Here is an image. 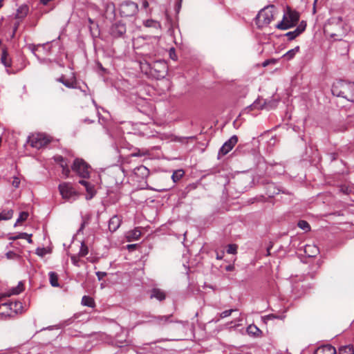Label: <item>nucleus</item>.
I'll list each match as a JSON object with an SVG mask.
<instances>
[{"label":"nucleus","instance_id":"1","mask_svg":"<svg viewBox=\"0 0 354 354\" xmlns=\"http://www.w3.org/2000/svg\"><path fill=\"white\" fill-rule=\"evenodd\" d=\"M324 32L335 40H341L346 35V30L342 17H332L328 20V24L325 26Z\"/></svg>","mask_w":354,"mask_h":354},{"label":"nucleus","instance_id":"2","mask_svg":"<svg viewBox=\"0 0 354 354\" xmlns=\"http://www.w3.org/2000/svg\"><path fill=\"white\" fill-rule=\"evenodd\" d=\"M333 95L342 97L354 102V82L338 80L333 83L331 88Z\"/></svg>","mask_w":354,"mask_h":354},{"label":"nucleus","instance_id":"3","mask_svg":"<svg viewBox=\"0 0 354 354\" xmlns=\"http://www.w3.org/2000/svg\"><path fill=\"white\" fill-rule=\"evenodd\" d=\"M299 19V13L290 8H288L284 14L282 21L277 25V28L281 30H287L295 26Z\"/></svg>","mask_w":354,"mask_h":354},{"label":"nucleus","instance_id":"4","mask_svg":"<svg viewBox=\"0 0 354 354\" xmlns=\"http://www.w3.org/2000/svg\"><path fill=\"white\" fill-rule=\"evenodd\" d=\"M274 6H267L261 9L256 17V23L260 28L268 26L273 19Z\"/></svg>","mask_w":354,"mask_h":354},{"label":"nucleus","instance_id":"5","mask_svg":"<svg viewBox=\"0 0 354 354\" xmlns=\"http://www.w3.org/2000/svg\"><path fill=\"white\" fill-rule=\"evenodd\" d=\"M27 142L32 147L39 149L49 144L50 138L44 133H36L29 136Z\"/></svg>","mask_w":354,"mask_h":354},{"label":"nucleus","instance_id":"6","mask_svg":"<svg viewBox=\"0 0 354 354\" xmlns=\"http://www.w3.org/2000/svg\"><path fill=\"white\" fill-rule=\"evenodd\" d=\"M62 198L67 201H74L78 196V193L70 183H62L58 186Z\"/></svg>","mask_w":354,"mask_h":354},{"label":"nucleus","instance_id":"7","mask_svg":"<svg viewBox=\"0 0 354 354\" xmlns=\"http://www.w3.org/2000/svg\"><path fill=\"white\" fill-rule=\"evenodd\" d=\"M72 169L80 177L86 178L89 177V166L82 159H75L72 166Z\"/></svg>","mask_w":354,"mask_h":354},{"label":"nucleus","instance_id":"8","mask_svg":"<svg viewBox=\"0 0 354 354\" xmlns=\"http://www.w3.org/2000/svg\"><path fill=\"white\" fill-rule=\"evenodd\" d=\"M138 10L137 3L127 1L122 3L120 7V12L122 17H128L135 15Z\"/></svg>","mask_w":354,"mask_h":354},{"label":"nucleus","instance_id":"9","mask_svg":"<svg viewBox=\"0 0 354 354\" xmlns=\"http://www.w3.org/2000/svg\"><path fill=\"white\" fill-rule=\"evenodd\" d=\"M238 142L236 136H232L228 140H227L221 147L218 151V158L221 156L226 155L230 152Z\"/></svg>","mask_w":354,"mask_h":354},{"label":"nucleus","instance_id":"10","mask_svg":"<svg viewBox=\"0 0 354 354\" xmlns=\"http://www.w3.org/2000/svg\"><path fill=\"white\" fill-rule=\"evenodd\" d=\"M126 32V26L124 24L117 22L111 28V34L115 37H121Z\"/></svg>","mask_w":354,"mask_h":354},{"label":"nucleus","instance_id":"11","mask_svg":"<svg viewBox=\"0 0 354 354\" xmlns=\"http://www.w3.org/2000/svg\"><path fill=\"white\" fill-rule=\"evenodd\" d=\"M277 101H272L268 102L263 101V102L262 103V100L258 99L251 105V107L253 109L263 108L270 109L274 108L277 106Z\"/></svg>","mask_w":354,"mask_h":354},{"label":"nucleus","instance_id":"12","mask_svg":"<svg viewBox=\"0 0 354 354\" xmlns=\"http://www.w3.org/2000/svg\"><path fill=\"white\" fill-rule=\"evenodd\" d=\"M306 27V23L304 21H301L299 25L293 31H290L286 34L289 40H292L302 33Z\"/></svg>","mask_w":354,"mask_h":354},{"label":"nucleus","instance_id":"13","mask_svg":"<svg viewBox=\"0 0 354 354\" xmlns=\"http://www.w3.org/2000/svg\"><path fill=\"white\" fill-rule=\"evenodd\" d=\"M24 290V284L21 282H19L16 287L12 288L8 292L0 294V300L2 298L10 297L12 295H19Z\"/></svg>","mask_w":354,"mask_h":354},{"label":"nucleus","instance_id":"14","mask_svg":"<svg viewBox=\"0 0 354 354\" xmlns=\"http://www.w3.org/2000/svg\"><path fill=\"white\" fill-rule=\"evenodd\" d=\"M1 63L6 67L10 68L12 66V59L8 54L7 48H3L1 49V57H0Z\"/></svg>","mask_w":354,"mask_h":354},{"label":"nucleus","instance_id":"15","mask_svg":"<svg viewBox=\"0 0 354 354\" xmlns=\"http://www.w3.org/2000/svg\"><path fill=\"white\" fill-rule=\"evenodd\" d=\"M122 219L118 215L111 217L109 221V229L111 232L116 231L120 226Z\"/></svg>","mask_w":354,"mask_h":354},{"label":"nucleus","instance_id":"16","mask_svg":"<svg viewBox=\"0 0 354 354\" xmlns=\"http://www.w3.org/2000/svg\"><path fill=\"white\" fill-rule=\"evenodd\" d=\"M142 232L139 227H136L132 230L127 232L126 238L127 241H133L138 240L141 236Z\"/></svg>","mask_w":354,"mask_h":354},{"label":"nucleus","instance_id":"17","mask_svg":"<svg viewBox=\"0 0 354 354\" xmlns=\"http://www.w3.org/2000/svg\"><path fill=\"white\" fill-rule=\"evenodd\" d=\"M315 354H337V351L331 345H324L317 348Z\"/></svg>","mask_w":354,"mask_h":354},{"label":"nucleus","instance_id":"18","mask_svg":"<svg viewBox=\"0 0 354 354\" xmlns=\"http://www.w3.org/2000/svg\"><path fill=\"white\" fill-rule=\"evenodd\" d=\"M22 252L21 248H17V250H10L6 252V257L8 259L10 260H19L21 259V254Z\"/></svg>","mask_w":354,"mask_h":354},{"label":"nucleus","instance_id":"19","mask_svg":"<svg viewBox=\"0 0 354 354\" xmlns=\"http://www.w3.org/2000/svg\"><path fill=\"white\" fill-rule=\"evenodd\" d=\"M150 297L152 299V298H156V299L159 300V301H162L165 299L166 297V295H165V292L159 289V288H153L151 290V296Z\"/></svg>","mask_w":354,"mask_h":354},{"label":"nucleus","instance_id":"20","mask_svg":"<svg viewBox=\"0 0 354 354\" xmlns=\"http://www.w3.org/2000/svg\"><path fill=\"white\" fill-rule=\"evenodd\" d=\"M28 11H29V8L26 5L21 6L17 10L16 18H17V19L24 18L28 15Z\"/></svg>","mask_w":354,"mask_h":354},{"label":"nucleus","instance_id":"21","mask_svg":"<svg viewBox=\"0 0 354 354\" xmlns=\"http://www.w3.org/2000/svg\"><path fill=\"white\" fill-rule=\"evenodd\" d=\"M50 283L53 287H59L58 275L55 272H50L49 274Z\"/></svg>","mask_w":354,"mask_h":354},{"label":"nucleus","instance_id":"22","mask_svg":"<svg viewBox=\"0 0 354 354\" xmlns=\"http://www.w3.org/2000/svg\"><path fill=\"white\" fill-rule=\"evenodd\" d=\"M299 46H296L295 48L288 50L286 53L283 55V57L286 60H290L292 59L295 55L299 51Z\"/></svg>","mask_w":354,"mask_h":354},{"label":"nucleus","instance_id":"23","mask_svg":"<svg viewBox=\"0 0 354 354\" xmlns=\"http://www.w3.org/2000/svg\"><path fill=\"white\" fill-rule=\"evenodd\" d=\"M305 252L308 256L313 257L318 252V248L315 245H306L305 247Z\"/></svg>","mask_w":354,"mask_h":354},{"label":"nucleus","instance_id":"24","mask_svg":"<svg viewBox=\"0 0 354 354\" xmlns=\"http://www.w3.org/2000/svg\"><path fill=\"white\" fill-rule=\"evenodd\" d=\"M12 216H13L12 209H3L0 213V221L9 220L12 217Z\"/></svg>","mask_w":354,"mask_h":354},{"label":"nucleus","instance_id":"25","mask_svg":"<svg viewBox=\"0 0 354 354\" xmlns=\"http://www.w3.org/2000/svg\"><path fill=\"white\" fill-rule=\"evenodd\" d=\"M82 304L88 307H94L95 301L92 297L85 295L82 299Z\"/></svg>","mask_w":354,"mask_h":354},{"label":"nucleus","instance_id":"26","mask_svg":"<svg viewBox=\"0 0 354 354\" xmlns=\"http://www.w3.org/2000/svg\"><path fill=\"white\" fill-rule=\"evenodd\" d=\"M170 317V315L156 317L154 318V323L158 325L165 324L169 322Z\"/></svg>","mask_w":354,"mask_h":354},{"label":"nucleus","instance_id":"27","mask_svg":"<svg viewBox=\"0 0 354 354\" xmlns=\"http://www.w3.org/2000/svg\"><path fill=\"white\" fill-rule=\"evenodd\" d=\"M13 305H14L13 303H10V304L5 303V304H2L1 305H0V314L9 315V313L6 311L5 310L12 309Z\"/></svg>","mask_w":354,"mask_h":354},{"label":"nucleus","instance_id":"28","mask_svg":"<svg viewBox=\"0 0 354 354\" xmlns=\"http://www.w3.org/2000/svg\"><path fill=\"white\" fill-rule=\"evenodd\" d=\"M338 354H354V349L351 345L345 346L339 348Z\"/></svg>","mask_w":354,"mask_h":354},{"label":"nucleus","instance_id":"29","mask_svg":"<svg viewBox=\"0 0 354 354\" xmlns=\"http://www.w3.org/2000/svg\"><path fill=\"white\" fill-rule=\"evenodd\" d=\"M144 25L146 27H153L155 28H160V24L159 22L154 21L153 19H147L144 21Z\"/></svg>","mask_w":354,"mask_h":354},{"label":"nucleus","instance_id":"30","mask_svg":"<svg viewBox=\"0 0 354 354\" xmlns=\"http://www.w3.org/2000/svg\"><path fill=\"white\" fill-rule=\"evenodd\" d=\"M136 170V172H139L140 173V174L142 176H147L149 174V169L143 166V165H141L140 167H138L135 169Z\"/></svg>","mask_w":354,"mask_h":354},{"label":"nucleus","instance_id":"31","mask_svg":"<svg viewBox=\"0 0 354 354\" xmlns=\"http://www.w3.org/2000/svg\"><path fill=\"white\" fill-rule=\"evenodd\" d=\"M59 81L61 82L64 85H65L68 88H74L75 85V81H71L68 80H65L64 77H61L59 79Z\"/></svg>","mask_w":354,"mask_h":354},{"label":"nucleus","instance_id":"32","mask_svg":"<svg viewBox=\"0 0 354 354\" xmlns=\"http://www.w3.org/2000/svg\"><path fill=\"white\" fill-rule=\"evenodd\" d=\"M298 227H300L301 229L308 232L310 230V225L308 224V223L306 221H299L298 222Z\"/></svg>","mask_w":354,"mask_h":354},{"label":"nucleus","instance_id":"33","mask_svg":"<svg viewBox=\"0 0 354 354\" xmlns=\"http://www.w3.org/2000/svg\"><path fill=\"white\" fill-rule=\"evenodd\" d=\"M88 253L87 245L84 243H82L81 248L79 252V256L85 257Z\"/></svg>","mask_w":354,"mask_h":354},{"label":"nucleus","instance_id":"34","mask_svg":"<svg viewBox=\"0 0 354 354\" xmlns=\"http://www.w3.org/2000/svg\"><path fill=\"white\" fill-rule=\"evenodd\" d=\"M79 183L84 185L86 187V191L88 193H91L93 191V187L90 185V183L84 180H81L79 181Z\"/></svg>","mask_w":354,"mask_h":354},{"label":"nucleus","instance_id":"35","mask_svg":"<svg viewBox=\"0 0 354 354\" xmlns=\"http://www.w3.org/2000/svg\"><path fill=\"white\" fill-rule=\"evenodd\" d=\"M237 252V245L235 244H230L227 246V252L228 254H236Z\"/></svg>","mask_w":354,"mask_h":354},{"label":"nucleus","instance_id":"36","mask_svg":"<svg viewBox=\"0 0 354 354\" xmlns=\"http://www.w3.org/2000/svg\"><path fill=\"white\" fill-rule=\"evenodd\" d=\"M28 217V213L26 212H22L20 213L19 216L17 221V223H19L21 221H26Z\"/></svg>","mask_w":354,"mask_h":354},{"label":"nucleus","instance_id":"37","mask_svg":"<svg viewBox=\"0 0 354 354\" xmlns=\"http://www.w3.org/2000/svg\"><path fill=\"white\" fill-rule=\"evenodd\" d=\"M61 167H62V174L66 177H68L69 176L70 170L67 167L66 163H61Z\"/></svg>","mask_w":354,"mask_h":354},{"label":"nucleus","instance_id":"38","mask_svg":"<svg viewBox=\"0 0 354 354\" xmlns=\"http://www.w3.org/2000/svg\"><path fill=\"white\" fill-rule=\"evenodd\" d=\"M183 172L182 171H178L177 172H175L172 175V179L174 182L177 181L180 179V178L183 176Z\"/></svg>","mask_w":354,"mask_h":354},{"label":"nucleus","instance_id":"39","mask_svg":"<svg viewBox=\"0 0 354 354\" xmlns=\"http://www.w3.org/2000/svg\"><path fill=\"white\" fill-rule=\"evenodd\" d=\"M12 185L15 188H18L20 185V180L18 177H13Z\"/></svg>","mask_w":354,"mask_h":354},{"label":"nucleus","instance_id":"40","mask_svg":"<svg viewBox=\"0 0 354 354\" xmlns=\"http://www.w3.org/2000/svg\"><path fill=\"white\" fill-rule=\"evenodd\" d=\"M233 310H234L230 309V310H227L222 312L221 314V317L225 318V317L230 316L232 314V313L233 312Z\"/></svg>","mask_w":354,"mask_h":354},{"label":"nucleus","instance_id":"41","mask_svg":"<svg viewBox=\"0 0 354 354\" xmlns=\"http://www.w3.org/2000/svg\"><path fill=\"white\" fill-rule=\"evenodd\" d=\"M277 62L275 59H267V60H265L263 64H262V66L263 67H266L267 66H268L269 64H275Z\"/></svg>","mask_w":354,"mask_h":354},{"label":"nucleus","instance_id":"42","mask_svg":"<svg viewBox=\"0 0 354 354\" xmlns=\"http://www.w3.org/2000/svg\"><path fill=\"white\" fill-rule=\"evenodd\" d=\"M96 275H97V277L98 278V280L100 281L101 279H102V278L104 277H105L106 275V273L104 272H100V271H98V272H96Z\"/></svg>","mask_w":354,"mask_h":354},{"label":"nucleus","instance_id":"43","mask_svg":"<svg viewBox=\"0 0 354 354\" xmlns=\"http://www.w3.org/2000/svg\"><path fill=\"white\" fill-rule=\"evenodd\" d=\"M37 48L38 46H36L35 45H32V44H30L28 46V48L35 54V51L37 50Z\"/></svg>","mask_w":354,"mask_h":354},{"label":"nucleus","instance_id":"44","mask_svg":"<svg viewBox=\"0 0 354 354\" xmlns=\"http://www.w3.org/2000/svg\"><path fill=\"white\" fill-rule=\"evenodd\" d=\"M28 234L25 233V232L19 233V234L17 235V237H18L19 239H26L28 237Z\"/></svg>","mask_w":354,"mask_h":354},{"label":"nucleus","instance_id":"45","mask_svg":"<svg viewBox=\"0 0 354 354\" xmlns=\"http://www.w3.org/2000/svg\"><path fill=\"white\" fill-rule=\"evenodd\" d=\"M254 330H259V329H258L256 326H250L248 328V331L249 333H254Z\"/></svg>","mask_w":354,"mask_h":354},{"label":"nucleus","instance_id":"46","mask_svg":"<svg viewBox=\"0 0 354 354\" xmlns=\"http://www.w3.org/2000/svg\"><path fill=\"white\" fill-rule=\"evenodd\" d=\"M137 247V244H129V245H127V248L129 250H133L134 249H136Z\"/></svg>","mask_w":354,"mask_h":354},{"label":"nucleus","instance_id":"47","mask_svg":"<svg viewBox=\"0 0 354 354\" xmlns=\"http://www.w3.org/2000/svg\"><path fill=\"white\" fill-rule=\"evenodd\" d=\"M225 270L227 271H232L234 270V266L229 265V266H226Z\"/></svg>","mask_w":354,"mask_h":354},{"label":"nucleus","instance_id":"48","mask_svg":"<svg viewBox=\"0 0 354 354\" xmlns=\"http://www.w3.org/2000/svg\"><path fill=\"white\" fill-rule=\"evenodd\" d=\"M142 6L145 8H147L149 6V3L147 1L145 0L142 1Z\"/></svg>","mask_w":354,"mask_h":354},{"label":"nucleus","instance_id":"49","mask_svg":"<svg viewBox=\"0 0 354 354\" xmlns=\"http://www.w3.org/2000/svg\"><path fill=\"white\" fill-rule=\"evenodd\" d=\"M55 160H56L57 161H59V162L60 161V162H61V163H64V159H63V158H62V156H59L56 157Z\"/></svg>","mask_w":354,"mask_h":354},{"label":"nucleus","instance_id":"50","mask_svg":"<svg viewBox=\"0 0 354 354\" xmlns=\"http://www.w3.org/2000/svg\"><path fill=\"white\" fill-rule=\"evenodd\" d=\"M31 236H32V234H28V237L26 239L29 243H32Z\"/></svg>","mask_w":354,"mask_h":354},{"label":"nucleus","instance_id":"51","mask_svg":"<svg viewBox=\"0 0 354 354\" xmlns=\"http://www.w3.org/2000/svg\"><path fill=\"white\" fill-rule=\"evenodd\" d=\"M223 254H224V252H221V254H219L218 253H217V254H216V259H223Z\"/></svg>","mask_w":354,"mask_h":354},{"label":"nucleus","instance_id":"52","mask_svg":"<svg viewBox=\"0 0 354 354\" xmlns=\"http://www.w3.org/2000/svg\"><path fill=\"white\" fill-rule=\"evenodd\" d=\"M19 238L17 237V235L15 236H11L9 238L10 240H13V241H15L17 239H18Z\"/></svg>","mask_w":354,"mask_h":354},{"label":"nucleus","instance_id":"53","mask_svg":"<svg viewBox=\"0 0 354 354\" xmlns=\"http://www.w3.org/2000/svg\"><path fill=\"white\" fill-rule=\"evenodd\" d=\"M267 317H268V319H274V318H277V317H276V316H274V315H268V316H267Z\"/></svg>","mask_w":354,"mask_h":354},{"label":"nucleus","instance_id":"54","mask_svg":"<svg viewBox=\"0 0 354 354\" xmlns=\"http://www.w3.org/2000/svg\"><path fill=\"white\" fill-rule=\"evenodd\" d=\"M18 245V243H15V245H12V246L15 248L14 250H17V248H20L19 247V245Z\"/></svg>","mask_w":354,"mask_h":354},{"label":"nucleus","instance_id":"55","mask_svg":"<svg viewBox=\"0 0 354 354\" xmlns=\"http://www.w3.org/2000/svg\"><path fill=\"white\" fill-rule=\"evenodd\" d=\"M71 260L73 261V262L76 264V260H75V257H72L71 258Z\"/></svg>","mask_w":354,"mask_h":354},{"label":"nucleus","instance_id":"56","mask_svg":"<svg viewBox=\"0 0 354 354\" xmlns=\"http://www.w3.org/2000/svg\"><path fill=\"white\" fill-rule=\"evenodd\" d=\"M270 248H268V250H267V255H270Z\"/></svg>","mask_w":354,"mask_h":354},{"label":"nucleus","instance_id":"57","mask_svg":"<svg viewBox=\"0 0 354 354\" xmlns=\"http://www.w3.org/2000/svg\"><path fill=\"white\" fill-rule=\"evenodd\" d=\"M1 1H2V0H0V8L2 7Z\"/></svg>","mask_w":354,"mask_h":354},{"label":"nucleus","instance_id":"58","mask_svg":"<svg viewBox=\"0 0 354 354\" xmlns=\"http://www.w3.org/2000/svg\"><path fill=\"white\" fill-rule=\"evenodd\" d=\"M1 45V41L0 40V46Z\"/></svg>","mask_w":354,"mask_h":354}]
</instances>
